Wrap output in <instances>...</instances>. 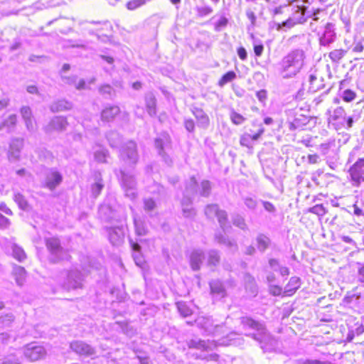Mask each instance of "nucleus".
<instances>
[{
    "label": "nucleus",
    "instance_id": "ddd939ff",
    "mask_svg": "<svg viewBox=\"0 0 364 364\" xmlns=\"http://www.w3.org/2000/svg\"><path fill=\"white\" fill-rule=\"evenodd\" d=\"M108 238L109 242L115 246L120 245L124 239V230L122 227L107 228Z\"/></svg>",
    "mask_w": 364,
    "mask_h": 364
},
{
    "label": "nucleus",
    "instance_id": "5701e85b",
    "mask_svg": "<svg viewBox=\"0 0 364 364\" xmlns=\"http://www.w3.org/2000/svg\"><path fill=\"white\" fill-rule=\"evenodd\" d=\"M20 113L26 123V125L28 128H32L33 122H32V111L29 107H22L20 109Z\"/></svg>",
    "mask_w": 364,
    "mask_h": 364
},
{
    "label": "nucleus",
    "instance_id": "37998d69",
    "mask_svg": "<svg viewBox=\"0 0 364 364\" xmlns=\"http://www.w3.org/2000/svg\"><path fill=\"white\" fill-rule=\"evenodd\" d=\"M103 186H104V185L102 184V181L100 180L98 181L97 182H96L95 183H94L92 186V195L95 197L98 196L100 195Z\"/></svg>",
    "mask_w": 364,
    "mask_h": 364
},
{
    "label": "nucleus",
    "instance_id": "de8ad7c7",
    "mask_svg": "<svg viewBox=\"0 0 364 364\" xmlns=\"http://www.w3.org/2000/svg\"><path fill=\"white\" fill-rule=\"evenodd\" d=\"M262 203L263 207L266 211L271 213H274L276 212V208L272 203H270L269 201L262 200Z\"/></svg>",
    "mask_w": 364,
    "mask_h": 364
},
{
    "label": "nucleus",
    "instance_id": "20e7f679",
    "mask_svg": "<svg viewBox=\"0 0 364 364\" xmlns=\"http://www.w3.org/2000/svg\"><path fill=\"white\" fill-rule=\"evenodd\" d=\"M206 216L210 219L217 218L221 228L225 231L230 226L228 225V216L225 210H220L217 205H208L205 209Z\"/></svg>",
    "mask_w": 364,
    "mask_h": 364
},
{
    "label": "nucleus",
    "instance_id": "e2e57ef3",
    "mask_svg": "<svg viewBox=\"0 0 364 364\" xmlns=\"http://www.w3.org/2000/svg\"><path fill=\"white\" fill-rule=\"evenodd\" d=\"M364 50V46L362 43L358 42L353 48V51L355 53H361Z\"/></svg>",
    "mask_w": 364,
    "mask_h": 364
},
{
    "label": "nucleus",
    "instance_id": "0e129e2a",
    "mask_svg": "<svg viewBox=\"0 0 364 364\" xmlns=\"http://www.w3.org/2000/svg\"><path fill=\"white\" fill-rule=\"evenodd\" d=\"M294 25H295V23H294V22H293L291 19H288V20H287V21H283V22L282 23V24H279V27L280 28L282 26H289V27H292V26H294Z\"/></svg>",
    "mask_w": 364,
    "mask_h": 364
},
{
    "label": "nucleus",
    "instance_id": "cd10ccee",
    "mask_svg": "<svg viewBox=\"0 0 364 364\" xmlns=\"http://www.w3.org/2000/svg\"><path fill=\"white\" fill-rule=\"evenodd\" d=\"M131 245L132 247V250H134V253L133 254V257L135 261V263L137 266H141L143 264L144 260L142 257L140 255V246L138 243L133 242L131 241Z\"/></svg>",
    "mask_w": 364,
    "mask_h": 364
},
{
    "label": "nucleus",
    "instance_id": "6e6d98bb",
    "mask_svg": "<svg viewBox=\"0 0 364 364\" xmlns=\"http://www.w3.org/2000/svg\"><path fill=\"white\" fill-rule=\"evenodd\" d=\"M9 220L3 215L0 214V227L6 228L9 226Z\"/></svg>",
    "mask_w": 364,
    "mask_h": 364
},
{
    "label": "nucleus",
    "instance_id": "09e8293b",
    "mask_svg": "<svg viewBox=\"0 0 364 364\" xmlns=\"http://www.w3.org/2000/svg\"><path fill=\"white\" fill-rule=\"evenodd\" d=\"M17 123V116L16 114L10 115L4 122L6 126H15Z\"/></svg>",
    "mask_w": 364,
    "mask_h": 364
},
{
    "label": "nucleus",
    "instance_id": "c756f323",
    "mask_svg": "<svg viewBox=\"0 0 364 364\" xmlns=\"http://www.w3.org/2000/svg\"><path fill=\"white\" fill-rule=\"evenodd\" d=\"M230 119L235 125H240L246 121V118L242 114L234 110L231 111Z\"/></svg>",
    "mask_w": 364,
    "mask_h": 364
},
{
    "label": "nucleus",
    "instance_id": "7ed1b4c3",
    "mask_svg": "<svg viewBox=\"0 0 364 364\" xmlns=\"http://www.w3.org/2000/svg\"><path fill=\"white\" fill-rule=\"evenodd\" d=\"M121 186L124 191L125 196L134 200L137 196L136 181L131 174L121 171Z\"/></svg>",
    "mask_w": 364,
    "mask_h": 364
},
{
    "label": "nucleus",
    "instance_id": "9b49d317",
    "mask_svg": "<svg viewBox=\"0 0 364 364\" xmlns=\"http://www.w3.org/2000/svg\"><path fill=\"white\" fill-rule=\"evenodd\" d=\"M68 279L64 287L67 289H77L82 287V275L76 269L71 270L68 274Z\"/></svg>",
    "mask_w": 364,
    "mask_h": 364
},
{
    "label": "nucleus",
    "instance_id": "1a4fd4ad",
    "mask_svg": "<svg viewBox=\"0 0 364 364\" xmlns=\"http://www.w3.org/2000/svg\"><path fill=\"white\" fill-rule=\"evenodd\" d=\"M46 245L50 250L51 255L53 256L52 259L53 262L64 259L63 255L64 254L63 250L60 246V242L58 238L52 237L46 240Z\"/></svg>",
    "mask_w": 364,
    "mask_h": 364
},
{
    "label": "nucleus",
    "instance_id": "4468645a",
    "mask_svg": "<svg viewBox=\"0 0 364 364\" xmlns=\"http://www.w3.org/2000/svg\"><path fill=\"white\" fill-rule=\"evenodd\" d=\"M345 109L343 107L335 108L329 112L328 122L331 123L336 129H340L342 125L341 120L345 118Z\"/></svg>",
    "mask_w": 364,
    "mask_h": 364
},
{
    "label": "nucleus",
    "instance_id": "72a5a7b5",
    "mask_svg": "<svg viewBox=\"0 0 364 364\" xmlns=\"http://www.w3.org/2000/svg\"><path fill=\"white\" fill-rule=\"evenodd\" d=\"M177 308L180 314L186 317L190 316L192 314V310L188 306V305L183 301H178L176 303Z\"/></svg>",
    "mask_w": 364,
    "mask_h": 364
},
{
    "label": "nucleus",
    "instance_id": "338daca9",
    "mask_svg": "<svg viewBox=\"0 0 364 364\" xmlns=\"http://www.w3.org/2000/svg\"><path fill=\"white\" fill-rule=\"evenodd\" d=\"M353 213L355 215L360 216L363 215V210L357 206L356 204L353 205Z\"/></svg>",
    "mask_w": 364,
    "mask_h": 364
},
{
    "label": "nucleus",
    "instance_id": "412c9836",
    "mask_svg": "<svg viewBox=\"0 0 364 364\" xmlns=\"http://www.w3.org/2000/svg\"><path fill=\"white\" fill-rule=\"evenodd\" d=\"M310 122L309 117L304 114H299L296 116L292 122L289 123V129L295 130L296 129H301L308 124Z\"/></svg>",
    "mask_w": 364,
    "mask_h": 364
},
{
    "label": "nucleus",
    "instance_id": "a19ab883",
    "mask_svg": "<svg viewBox=\"0 0 364 364\" xmlns=\"http://www.w3.org/2000/svg\"><path fill=\"white\" fill-rule=\"evenodd\" d=\"M309 211L318 216H323L326 214V209L322 204L316 205L309 208Z\"/></svg>",
    "mask_w": 364,
    "mask_h": 364
},
{
    "label": "nucleus",
    "instance_id": "2f4dec72",
    "mask_svg": "<svg viewBox=\"0 0 364 364\" xmlns=\"http://www.w3.org/2000/svg\"><path fill=\"white\" fill-rule=\"evenodd\" d=\"M346 53V51L343 49H335L329 53L328 57L331 58L332 61L338 62L344 57Z\"/></svg>",
    "mask_w": 364,
    "mask_h": 364
},
{
    "label": "nucleus",
    "instance_id": "f257e3e1",
    "mask_svg": "<svg viewBox=\"0 0 364 364\" xmlns=\"http://www.w3.org/2000/svg\"><path fill=\"white\" fill-rule=\"evenodd\" d=\"M197 191V183L194 177L191 178L190 181L186 185L184 193V198L182 200L181 205L183 215L186 218H191L195 215V210L191 207V195H193Z\"/></svg>",
    "mask_w": 364,
    "mask_h": 364
},
{
    "label": "nucleus",
    "instance_id": "a18cd8bd",
    "mask_svg": "<svg viewBox=\"0 0 364 364\" xmlns=\"http://www.w3.org/2000/svg\"><path fill=\"white\" fill-rule=\"evenodd\" d=\"M99 92L100 95H110L112 92V87L111 85L108 84L102 85L99 87Z\"/></svg>",
    "mask_w": 364,
    "mask_h": 364
},
{
    "label": "nucleus",
    "instance_id": "e433bc0d",
    "mask_svg": "<svg viewBox=\"0 0 364 364\" xmlns=\"http://www.w3.org/2000/svg\"><path fill=\"white\" fill-rule=\"evenodd\" d=\"M357 94L355 91L347 89L343 91L342 99L345 102H351L355 100Z\"/></svg>",
    "mask_w": 364,
    "mask_h": 364
},
{
    "label": "nucleus",
    "instance_id": "473e14b6",
    "mask_svg": "<svg viewBox=\"0 0 364 364\" xmlns=\"http://www.w3.org/2000/svg\"><path fill=\"white\" fill-rule=\"evenodd\" d=\"M14 200L21 209L26 210L28 208V203L26 198L20 193H14Z\"/></svg>",
    "mask_w": 364,
    "mask_h": 364
},
{
    "label": "nucleus",
    "instance_id": "4d7b16f0",
    "mask_svg": "<svg viewBox=\"0 0 364 364\" xmlns=\"http://www.w3.org/2000/svg\"><path fill=\"white\" fill-rule=\"evenodd\" d=\"M264 50V46L262 44L255 45L254 46V52L257 56H260Z\"/></svg>",
    "mask_w": 364,
    "mask_h": 364
},
{
    "label": "nucleus",
    "instance_id": "774afa93",
    "mask_svg": "<svg viewBox=\"0 0 364 364\" xmlns=\"http://www.w3.org/2000/svg\"><path fill=\"white\" fill-rule=\"evenodd\" d=\"M86 88V82L84 80H81L76 85V89L82 90Z\"/></svg>",
    "mask_w": 364,
    "mask_h": 364
},
{
    "label": "nucleus",
    "instance_id": "6ab92c4d",
    "mask_svg": "<svg viewBox=\"0 0 364 364\" xmlns=\"http://www.w3.org/2000/svg\"><path fill=\"white\" fill-rule=\"evenodd\" d=\"M144 106L146 112L150 116H155L157 112V103L155 96L152 94H149L144 97Z\"/></svg>",
    "mask_w": 364,
    "mask_h": 364
},
{
    "label": "nucleus",
    "instance_id": "aec40b11",
    "mask_svg": "<svg viewBox=\"0 0 364 364\" xmlns=\"http://www.w3.org/2000/svg\"><path fill=\"white\" fill-rule=\"evenodd\" d=\"M72 103L65 100L60 99L53 102L50 105V110L53 112H65L72 109Z\"/></svg>",
    "mask_w": 364,
    "mask_h": 364
},
{
    "label": "nucleus",
    "instance_id": "b1692460",
    "mask_svg": "<svg viewBox=\"0 0 364 364\" xmlns=\"http://www.w3.org/2000/svg\"><path fill=\"white\" fill-rule=\"evenodd\" d=\"M257 247L260 252H264L270 244L269 238L263 234H259L256 238Z\"/></svg>",
    "mask_w": 364,
    "mask_h": 364
},
{
    "label": "nucleus",
    "instance_id": "a211bd4d",
    "mask_svg": "<svg viewBox=\"0 0 364 364\" xmlns=\"http://www.w3.org/2000/svg\"><path fill=\"white\" fill-rule=\"evenodd\" d=\"M70 348L75 352L81 355H91L94 353V349L82 341H74L71 343Z\"/></svg>",
    "mask_w": 364,
    "mask_h": 364
},
{
    "label": "nucleus",
    "instance_id": "f3484780",
    "mask_svg": "<svg viewBox=\"0 0 364 364\" xmlns=\"http://www.w3.org/2000/svg\"><path fill=\"white\" fill-rule=\"evenodd\" d=\"M205 259V255L200 250H194L190 255V264L193 270L197 271Z\"/></svg>",
    "mask_w": 364,
    "mask_h": 364
},
{
    "label": "nucleus",
    "instance_id": "a878e982",
    "mask_svg": "<svg viewBox=\"0 0 364 364\" xmlns=\"http://www.w3.org/2000/svg\"><path fill=\"white\" fill-rule=\"evenodd\" d=\"M13 273L14 274L16 283L19 286H21L26 279V270L21 266H15L14 267Z\"/></svg>",
    "mask_w": 364,
    "mask_h": 364
},
{
    "label": "nucleus",
    "instance_id": "603ef678",
    "mask_svg": "<svg viewBox=\"0 0 364 364\" xmlns=\"http://www.w3.org/2000/svg\"><path fill=\"white\" fill-rule=\"evenodd\" d=\"M359 265L358 272L359 276V281L360 282H364V264L358 263Z\"/></svg>",
    "mask_w": 364,
    "mask_h": 364
},
{
    "label": "nucleus",
    "instance_id": "3c124183",
    "mask_svg": "<svg viewBox=\"0 0 364 364\" xmlns=\"http://www.w3.org/2000/svg\"><path fill=\"white\" fill-rule=\"evenodd\" d=\"M2 364H20V362L14 355H9Z\"/></svg>",
    "mask_w": 364,
    "mask_h": 364
},
{
    "label": "nucleus",
    "instance_id": "423d86ee",
    "mask_svg": "<svg viewBox=\"0 0 364 364\" xmlns=\"http://www.w3.org/2000/svg\"><path fill=\"white\" fill-rule=\"evenodd\" d=\"M196 323L208 334H217L223 328L222 326L214 325L210 317L200 316L196 320Z\"/></svg>",
    "mask_w": 364,
    "mask_h": 364
},
{
    "label": "nucleus",
    "instance_id": "f8f14e48",
    "mask_svg": "<svg viewBox=\"0 0 364 364\" xmlns=\"http://www.w3.org/2000/svg\"><path fill=\"white\" fill-rule=\"evenodd\" d=\"M352 181L358 185L361 181H364V161H356L349 169Z\"/></svg>",
    "mask_w": 364,
    "mask_h": 364
},
{
    "label": "nucleus",
    "instance_id": "bf43d9fd",
    "mask_svg": "<svg viewBox=\"0 0 364 364\" xmlns=\"http://www.w3.org/2000/svg\"><path fill=\"white\" fill-rule=\"evenodd\" d=\"M2 323L8 324L14 320V316L11 314H6L1 318Z\"/></svg>",
    "mask_w": 364,
    "mask_h": 364
},
{
    "label": "nucleus",
    "instance_id": "79ce46f5",
    "mask_svg": "<svg viewBox=\"0 0 364 364\" xmlns=\"http://www.w3.org/2000/svg\"><path fill=\"white\" fill-rule=\"evenodd\" d=\"M233 224L240 228L242 230H245L247 228L245 219L240 215H235L232 218Z\"/></svg>",
    "mask_w": 364,
    "mask_h": 364
},
{
    "label": "nucleus",
    "instance_id": "393cba45",
    "mask_svg": "<svg viewBox=\"0 0 364 364\" xmlns=\"http://www.w3.org/2000/svg\"><path fill=\"white\" fill-rule=\"evenodd\" d=\"M264 128H260L258 132L252 135H245L242 136L240 139V144L242 146H250V140H257L264 133Z\"/></svg>",
    "mask_w": 364,
    "mask_h": 364
},
{
    "label": "nucleus",
    "instance_id": "9d476101",
    "mask_svg": "<svg viewBox=\"0 0 364 364\" xmlns=\"http://www.w3.org/2000/svg\"><path fill=\"white\" fill-rule=\"evenodd\" d=\"M62 179L63 177L58 171L54 169L48 170L46 175L45 187L53 191L61 183Z\"/></svg>",
    "mask_w": 364,
    "mask_h": 364
},
{
    "label": "nucleus",
    "instance_id": "6e6552de",
    "mask_svg": "<svg viewBox=\"0 0 364 364\" xmlns=\"http://www.w3.org/2000/svg\"><path fill=\"white\" fill-rule=\"evenodd\" d=\"M304 62V53L299 50H294L289 53L283 60L286 68L291 67H301Z\"/></svg>",
    "mask_w": 364,
    "mask_h": 364
},
{
    "label": "nucleus",
    "instance_id": "ea45409f",
    "mask_svg": "<svg viewBox=\"0 0 364 364\" xmlns=\"http://www.w3.org/2000/svg\"><path fill=\"white\" fill-rule=\"evenodd\" d=\"M13 255L20 262L26 259V254L23 250L16 245L13 246Z\"/></svg>",
    "mask_w": 364,
    "mask_h": 364
},
{
    "label": "nucleus",
    "instance_id": "c85d7f7f",
    "mask_svg": "<svg viewBox=\"0 0 364 364\" xmlns=\"http://www.w3.org/2000/svg\"><path fill=\"white\" fill-rule=\"evenodd\" d=\"M236 78V73L232 71H228L226 73H225L218 80V85L220 87H223L225 85H226L228 82H232Z\"/></svg>",
    "mask_w": 364,
    "mask_h": 364
},
{
    "label": "nucleus",
    "instance_id": "5fc2aeb1",
    "mask_svg": "<svg viewBox=\"0 0 364 364\" xmlns=\"http://www.w3.org/2000/svg\"><path fill=\"white\" fill-rule=\"evenodd\" d=\"M239 58L242 60H245L247 58V52L245 48L240 47L237 50Z\"/></svg>",
    "mask_w": 364,
    "mask_h": 364
},
{
    "label": "nucleus",
    "instance_id": "2eb2a0df",
    "mask_svg": "<svg viewBox=\"0 0 364 364\" xmlns=\"http://www.w3.org/2000/svg\"><path fill=\"white\" fill-rule=\"evenodd\" d=\"M120 113V108L117 105L105 107L100 113L101 120L105 122L113 121Z\"/></svg>",
    "mask_w": 364,
    "mask_h": 364
},
{
    "label": "nucleus",
    "instance_id": "f704fd0d",
    "mask_svg": "<svg viewBox=\"0 0 364 364\" xmlns=\"http://www.w3.org/2000/svg\"><path fill=\"white\" fill-rule=\"evenodd\" d=\"M215 240L216 241L220 244H223L225 246L230 247H234V249H237V245L235 241L230 240L228 238H225L224 236H223L220 234H217L215 235Z\"/></svg>",
    "mask_w": 364,
    "mask_h": 364
},
{
    "label": "nucleus",
    "instance_id": "dca6fc26",
    "mask_svg": "<svg viewBox=\"0 0 364 364\" xmlns=\"http://www.w3.org/2000/svg\"><path fill=\"white\" fill-rule=\"evenodd\" d=\"M68 125V119L63 116H57L53 118L48 126L50 132H62L66 129Z\"/></svg>",
    "mask_w": 364,
    "mask_h": 364
},
{
    "label": "nucleus",
    "instance_id": "bb28decb",
    "mask_svg": "<svg viewBox=\"0 0 364 364\" xmlns=\"http://www.w3.org/2000/svg\"><path fill=\"white\" fill-rule=\"evenodd\" d=\"M210 287L213 294H218L220 297L225 296V289L223 284L220 281H212L210 282Z\"/></svg>",
    "mask_w": 364,
    "mask_h": 364
},
{
    "label": "nucleus",
    "instance_id": "f03ea898",
    "mask_svg": "<svg viewBox=\"0 0 364 364\" xmlns=\"http://www.w3.org/2000/svg\"><path fill=\"white\" fill-rule=\"evenodd\" d=\"M241 323L244 326L256 330L257 334H254V339L259 341L260 343L266 342L269 340V336L267 333L266 329L262 323H258L249 317H242Z\"/></svg>",
    "mask_w": 364,
    "mask_h": 364
},
{
    "label": "nucleus",
    "instance_id": "13d9d810",
    "mask_svg": "<svg viewBox=\"0 0 364 364\" xmlns=\"http://www.w3.org/2000/svg\"><path fill=\"white\" fill-rule=\"evenodd\" d=\"M0 210L6 213V215H11L12 211L7 207L5 203H0Z\"/></svg>",
    "mask_w": 364,
    "mask_h": 364
},
{
    "label": "nucleus",
    "instance_id": "69168bd1",
    "mask_svg": "<svg viewBox=\"0 0 364 364\" xmlns=\"http://www.w3.org/2000/svg\"><path fill=\"white\" fill-rule=\"evenodd\" d=\"M155 146L159 149L162 150L164 146V141L162 139H156L155 140Z\"/></svg>",
    "mask_w": 364,
    "mask_h": 364
},
{
    "label": "nucleus",
    "instance_id": "8fccbe9b",
    "mask_svg": "<svg viewBox=\"0 0 364 364\" xmlns=\"http://www.w3.org/2000/svg\"><path fill=\"white\" fill-rule=\"evenodd\" d=\"M269 292L273 296H279L282 294V289L279 286L270 285Z\"/></svg>",
    "mask_w": 364,
    "mask_h": 364
},
{
    "label": "nucleus",
    "instance_id": "4be33fe9",
    "mask_svg": "<svg viewBox=\"0 0 364 364\" xmlns=\"http://www.w3.org/2000/svg\"><path fill=\"white\" fill-rule=\"evenodd\" d=\"M300 279L297 277H292L286 285L284 296H291L300 287Z\"/></svg>",
    "mask_w": 364,
    "mask_h": 364
},
{
    "label": "nucleus",
    "instance_id": "4c0bfd02",
    "mask_svg": "<svg viewBox=\"0 0 364 364\" xmlns=\"http://www.w3.org/2000/svg\"><path fill=\"white\" fill-rule=\"evenodd\" d=\"M210 190L211 186L210 182L208 181H203L199 188L200 194L203 196L207 197L209 196Z\"/></svg>",
    "mask_w": 364,
    "mask_h": 364
},
{
    "label": "nucleus",
    "instance_id": "680f3d73",
    "mask_svg": "<svg viewBox=\"0 0 364 364\" xmlns=\"http://www.w3.org/2000/svg\"><path fill=\"white\" fill-rule=\"evenodd\" d=\"M26 90L29 93L33 94V95H36L38 93V89L37 86L35 85H28L26 88Z\"/></svg>",
    "mask_w": 364,
    "mask_h": 364
},
{
    "label": "nucleus",
    "instance_id": "7c9ffc66",
    "mask_svg": "<svg viewBox=\"0 0 364 364\" xmlns=\"http://www.w3.org/2000/svg\"><path fill=\"white\" fill-rule=\"evenodd\" d=\"M134 223L135 225V231L138 235H145L146 234V228L144 223L139 219L134 216Z\"/></svg>",
    "mask_w": 364,
    "mask_h": 364
},
{
    "label": "nucleus",
    "instance_id": "c03bdc74",
    "mask_svg": "<svg viewBox=\"0 0 364 364\" xmlns=\"http://www.w3.org/2000/svg\"><path fill=\"white\" fill-rule=\"evenodd\" d=\"M244 203L250 210H255L257 205V200L250 197L245 198Z\"/></svg>",
    "mask_w": 364,
    "mask_h": 364
},
{
    "label": "nucleus",
    "instance_id": "39448f33",
    "mask_svg": "<svg viewBox=\"0 0 364 364\" xmlns=\"http://www.w3.org/2000/svg\"><path fill=\"white\" fill-rule=\"evenodd\" d=\"M23 354L31 361H36L44 358L46 351L42 346L37 345L36 343H31L24 346Z\"/></svg>",
    "mask_w": 364,
    "mask_h": 364
},
{
    "label": "nucleus",
    "instance_id": "864d4df0",
    "mask_svg": "<svg viewBox=\"0 0 364 364\" xmlns=\"http://www.w3.org/2000/svg\"><path fill=\"white\" fill-rule=\"evenodd\" d=\"M184 124L188 132H193L195 129V123L192 119H186Z\"/></svg>",
    "mask_w": 364,
    "mask_h": 364
},
{
    "label": "nucleus",
    "instance_id": "c9c22d12",
    "mask_svg": "<svg viewBox=\"0 0 364 364\" xmlns=\"http://www.w3.org/2000/svg\"><path fill=\"white\" fill-rule=\"evenodd\" d=\"M220 256L216 250H210L208 252V264L209 266H215L219 263Z\"/></svg>",
    "mask_w": 364,
    "mask_h": 364
},
{
    "label": "nucleus",
    "instance_id": "0eeeda50",
    "mask_svg": "<svg viewBox=\"0 0 364 364\" xmlns=\"http://www.w3.org/2000/svg\"><path fill=\"white\" fill-rule=\"evenodd\" d=\"M187 345L189 348H195L201 351H210L217 346V343L214 341H203L198 338L189 340L187 341Z\"/></svg>",
    "mask_w": 364,
    "mask_h": 364
},
{
    "label": "nucleus",
    "instance_id": "052dcab7",
    "mask_svg": "<svg viewBox=\"0 0 364 364\" xmlns=\"http://www.w3.org/2000/svg\"><path fill=\"white\" fill-rule=\"evenodd\" d=\"M256 95L259 101H264L267 99V92L264 90H259Z\"/></svg>",
    "mask_w": 364,
    "mask_h": 364
},
{
    "label": "nucleus",
    "instance_id": "49530a36",
    "mask_svg": "<svg viewBox=\"0 0 364 364\" xmlns=\"http://www.w3.org/2000/svg\"><path fill=\"white\" fill-rule=\"evenodd\" d=\"M144 210L146 211H151V210H154V208L156 207V203L151 198L144 199Z\"/></svg>",
    "mask_w": 364,
    "mask_h": 364
},
{
    "label": "nucleus",
    "instance_id": "58836bf2",
    "mask_svg": "<svg viewBox=\"0 0 364 364\" xmlns=\"http://www.w3.org/2000/svg\"><path fill=\"white\" fill-rule=\"evenodd\" d=\"M146 2V0H130L127 1L126 7L127 9L132 11L141 7L145 4Z\"/></svg>",
    "mask_w": 364,
    "mask_h": 364
}]
</instances>
